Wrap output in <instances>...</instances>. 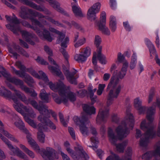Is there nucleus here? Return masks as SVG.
<instances>
[{"label": "nucleus", "mask_w": 160, "mask_h": 160, "mask_svg": "<svg viewBox=\"0 0 160 160\" xmlns=\"http://www.w3.org/2000/svg\"><path fill=\"white\" fill-rule=\"evenodd\" d=\"M127 118L125 120L122 121L121 125L116 129L118 136L114 134L111 129H109L108 132L110 141L112 144L116 146L117 151L120 152H124L128 141L126 140L122 143L117 144V140H121L126 137L129 133V128H131L132 129L134 127V121L132 115L131 113H128L127 114Z\"/></svg>", "instance_id": "f257e3e1"}, {"label": "nucleus", "mask_w": 160, "mask_h": 160, "mask_svg": "<svg viewBox=\"0 0 160 160\" xmlns=\"http://www.w3.org/2000/svg\"><path fill=\"white\" fill-rule=\"evenodd\" d=\"M42 79L45 82L48 83L50 88L55 92H58L60 96L55 93H52V97L54 101L57 103L60 104L62 102L66 105L68 100L71 102H74L76 100V94L66 88L65 85L62 83L53 84L52 82H49L48 79L46 74L42 71L39 72Z\"/></svg>", "instance_id": "f03ea898"}, {"label": "nucleus", "mask_w": 160, "mask_h": 160, "mask_svg": "<svg viewBox=\"0 0 160 160\" xmlns=\"http://www.w3.org/2000/svg\"><path fill=\"white\" fill-rule=\"evenodd\" d=\"M118 82V78H115L114 76L112 77L107 88V91L110 89L108 97L107 106L101 111V122H105L107 121L109 116V107L112 104L114 99L118 98L121 91L122 87L120 85L117 86Z\"/></svg>", "instance_id": "7ed1b4c3"}, {"label": "nucleus", "mask_w": 160, "mask_h": 160, "mask_svg": "<svg viewBox=\"0 0 160 160\" xmlns=\"http://www.w3.org/2000/svg\"><path fill=\"white\" fill-rule=\"evenodd\" d=\"M12 17L8 15L5 16L7 21L11 23L14 24L12 25L10 24L6 25L7 28L16 34H18V32L20 31L22 37L28 43L32 45H34V41H36L38 39L36 36L34 34L26 31L21 30L20 27L18 25L20 23V21L14 14H12Z\"/></svg>", "instance_id": "20e7f679"}, {"label": "nucleus", "mask_w": 160, "mask_h": 160, "mask_svg": "<svg viewBox=\"0 0 160 160\" xmlns=\"http://www.w3.org/2000/svg\"><path fill=\"white\" fill-rule=\"evenodd\" d=\"M69 41V38L68 37H66L65 38L64 41L61 43V46L62 47L60 48L59 51L66 60V65L68 68H66L64 65L62 66L63 69H64L65 70L64 72V74L66 76L67 79L70 83L76 85L77 84V82L76 80V78H75V75L77 71L74 69V72H69L68 69L69 65L68 61L69 56L66 49L63 48H66L67 47V44L68 43Z\"/></svg>", "instance_id": "39448f33"}, {"label": "nucleus", "mask_w": 160, "mask_h": 160, "mask_svg": "<svg viewBox=\"0 0 160 160\" xmlns=\"http://www.w3.org/2000/svg\"><path fill=\"white\" fill-rule=\"evenodd\" d=\"M20 16L23 19H29L32 24L37 25L40 28L43 27V25L41 22L35 18L37 17L40 19V18L45 17V16L41 13L31 9H28V12L27 9L25 7H22L20 13Z\"/></svg>", "instance_id": "423d86ee"}, {"label": "nucleus", "mask_w": 160, "mask_h": 160, "mask_svg": "<svg viewBox=\"0 0 160 160\" xmlns=\"http://www.w3.org/2000/svg\"><path fill=\"white\" fill-rule=\"evenodd\" d=\"M33 104L34 106V108L38 110L40 113V115H42V117H45L48 118L50 117V114H51L54 119L56 121H58L55 112L51 109L48 110V106L43 104L42 101L39 102L38 105L37 102H34V103H33Z\"/></svg>", "instance_id": "0eeeda50"}, {"label": "nucleus", "mask_w": 160, "mask_h": 160, "mask_svg": "<svg viewBox=\"0 0 160 160\" xmlns=\"http://www.w3.org/2000/svg\"><path fill=\"white\" fill-rule=\"evenodd\" d=\"M73 120L77 125H79L80 130L82 135L85 137L88 136L89 132L88 128L84 125L90 122L88 120L87 116L83 115L80 118L75 116L73 117Z\"/></svg>", "instance_id": "6e6552de"}, {"label": "nucleus", "mask_w": 160, "mask_h": 160, "mask_svg": "<svg viewBox=\"0 0 160 160\" xmlns=\"http://www.w3.org/2000/svg\"><path fill=\"white\" fill-rule=\"evenodd\" d=\"M38 118V121L41 122L38 126L40 130H46L48 126L52 129L55 130L56 129L55 125L49 118L45 117H42V115L39 116Z\"/></svg>", "instance_id": "1a4fd4ad"}, {"label": "nucleus", "mask_w": 160, "mask_h": 160, "mask_svg": "<svg viewBox=\"0 0 160 160\" xmlns=\"http://www.w3.org/2000/svg\"><path fill=\"white\" fill-rule=\"evenodd\" d=\"M12 100L14 102L13 104V107L15 110L19 112L22 113L23 111L22 109V108L24 109L26 112H28L30 115L31 117L32 118L35 117L36 115L33 110L31 108H28L26 106L18 102L17 98L16 97H14L12 98Z\"/></svg>", "instance_id": "9d476101"}, {"label": "nucleus", "mask_w": 160, "mask_h": 160, "mask_svg": "<svg viewBox=\"0 0 160 160\" xmlns=\"http://www.w3.org/2000/svg\"><path fill=\"white\" fill-rule=\"evenodd\" d=\"M94 45L97 48L96 51L93 52L92 58V62L94 65L95 70L97 71V58L100 60V37L98 35H96L94 41Z\"/></svg>", "instance_id": "9b49d317"}, {"label": "nucleus", "mask_w": 160, "mask_h": 160, "mask_svg": "<svg viewBox=\"0 0 160 160\" xmlns=\"http://www.w3.org/2000/svg\"><path fill=\"white\" fill-rule=\"evenodd\" d=\"M45 160H54V159H58V156L57 152L55 150L50 147H47L46 149L43 151L42 155Z\"/></svg>", "instance_id": "f8f14e48"}, {"label": "nucleus", "mask_w": 160, "mask_h": 160, "mask_svg": "<svg viewBox=\"0 0 160 160\" xmlns=\"http://www.w3.org/2000/svg\"><path fill=\"white\" fill-rule=\"evenodd\" d=\"M100 7V3L97 2L93 5L88 10L87 17V19L91 21L95 20L96 18V14L99 12Z\"/></svg>", "instance_id": "ddd939ff"}, {"label": "nucleus", "mask_w": 160, "mask_h": 160, "mask_svg": "<svg viewBox=\"0 0 160 160\" xmlns=\"http://www.w3.org/2000/svg\"><path fill=\"white\" fill-rule=\"evenodd\" d=\"M48 2L50 6L58 12L66 16H69V15L61 8L60 7V4L56 0H45ZM38 4H40L43 2V0H33Z\"/></svg>", "instance_id": "4468645a"}, {"label": "nucleus", "mask_w": 160, "mask_h": 160, "mask_svg": "<svg viewBox=\"0 0 160 160\" xmlns=\"http://www.w3.org/2000/svg\"><path fill=\"white\" fill-rule=\"evenodd\" d=\"M22 3L39 11L43 12L46 14L50 15L51 14V12L45 7L44 6L41 7L40 6L38 5L33 2L28 0H23Z\"/></svg>", "instance_id": "2eb2a0df"}, {"label": "nucleus", "mask_w": 160, "mask_h": 160, "mask_svg": "<svg viewBox=\"0 0 160 160\" xmlns=\"http://www.w3.org/2000/svg\"><path fill=\"white\" fill-rule=\"evenodd\" d=\"M106 24V13L105 12L102 11L101 14V31L102 34L109 36L110 34V32Z\"/></svg>", "instance_id": "dca6fc26"}, {"label": "nucleus", "mask_w": 160, "mask_h": 160, "mask_svg": "<svg viewBox=\"0 0 160 160\" xmlns=\"http://www.w3.org/2000/svg\"><path fill=\"white\" fill-rule=\"evenodd\" d=\"M14 91L15 95L18 98L20 99L26 104H28L29 103H30L34 108V106L33 104V103H34V102H37L35 100H32L30 98H29L28 100L25 96L20 92L16 89H14Z\"/></svg>", "instance_id": "f3484780"}, {"label": "nucleus", "mask_w": 160, "mask_h": 160, "mask_svg": "<svg viewBox=\"0 0 160 160\" xmlns=\"http://www.w3.org/2000/svg\"><path fill=\"white\" fill-rule=\"evenodd\" d=\"M1 73L3 77L6 78L8 81L16 85L19 86V85H21L22 83V80L19 79L15 77H12L11 75L6 72L2 71L1 72Z\"/></svg>", "instance_id": "a211bd4d"}, {"label": "nucleus", "mask_w": 160, "mask_h": 160, "mask_svg": "<svg viewBox=\"0 0 160 160\" xmlns=\"http://www.w3.org/2000/svg\"><path fill=\"white\" fill-rule=\"evenodd\" d=\"M36 32L41 38L44 39L49 42H51L53 39L49 31L45 28L43 29L42 32L40 30H37Z\"/></svg>", "instance_id": "6ab92c4d"}, {"label": "nucleus", "mask_w": 160, "mask_h": 160, "mask_svg": "<svg viewBox=\"0 0 160 160\" xmlns=\"http://www.w3.org/2000/svg\"><path fill=\"white\" fill-rule=\"evenodd\" d=\"M80 147H81L83 149L82 147L79 145H77V147L76 148L75 150L76 152V153H75L74 151L71 149L70 148H66V150L68 153H69L72 158L74 160H81V158L80 155L81 154V152L79 149V148Z\"/></svg>", "instance_id": "aec40b11"}, {"label": "nucleus", "mask_w": 160, "mask_h": 160, "mask_svg": "<svg viewBox=\"0 0 160 160\" xmlns=\"http://www.w3.org/2000/svg\"><path fill=\"white\" fill-rule=\"evenodd\" d=\"M8 147L14 154H16L20 158H22L24 160H28V158L27 156L21 151L18 148L14 147L11 144L9 145Z\"/></svg>", "instance_id": "412c9836"}, {"label": "nucleus", "mask_w": 160, "mask_h": 160, "mask_svg": "<svg viewBox=\"0 0 160 160\" xmlns=\"http://www.w3.org/2000/svg\"><path fill=\"white\" fill-rule=\"evenodd\" d=\"M0 132L10 140L15 142L18 143V141L14 136L4 130V125L1 120H0Z\"/></svg>", "instance_id": "4be33fe9"}, {"label": "nucleus", "mask_w": 160, "mask_h": 160, "mask_svg": "<svg viewBox=\"0 0 160 160\" xmlns=\"http://www.w3.org/2000/svg\"><path fill=\"white\" fill-rule=\"evenodd\" d=\"M84 112L87 114L86 115L82 113L81 117L83 115L87 116L88 120V115H90L95 113V109L93 106H90L86 104H83L82 105Z\"/></svg>", "instance_id": "5701e85b"}, {"label": "nucleus", "mask_w": 160, "mask_h": 160, "mask_svg": "<svg viewBox=\"0 0 160 160\" xmlns=\"http://www.w3.org/2000/svg\"><path fill=\"white\" fill-rule=\"evenodd\" d=\"M0 96L6 99H12L13 97L16 96L13 95H12V93L10 91L6 89L4 87L2 86L0 88Z\"/></svg>", "instance_id": "b1692460"}, {"label": "nucleus", "mask_w": 160, "mask_h": 160, "mask_svg": "<svg viewBox=\"0 0 160 160\" xmlns=\"http://www.w3.org/2000/svg\"><path fill=\"white\" fill-rule=\"evenodd\" d=\"M17 119L18 121L15 122L14 123V125L25 133H28V130L25 128L22 121L18 117H17Z\"/></svg>", "instance_id": "393cba45"}, {"label": "nucleus", "mask_w": 160, "mask_h": 160, "mask_svg": "<svg viewBox=\"0 0 160 160\" xmlns=\"http://www.w3.org/2000/svg\"><path fill=\"white\" fill-rule=\"evenodd\" d=\"M90 140L91 142L95 144L94 146H89L90 147H92L93 149L97 153V155L98 157L100 158V151L99 150L97 149L98 146L96 145L99 143V141H98L97 138L96 137H92L90 138Z\"/></svg>", "instance_id": "a878e982"}, {"label": "nucleus", "mask_w": 160, "mask_h": 160, "mask_svg": "<svg viewBox=\"0 0 160 160\" xmlns=\"http://www.w3.org/2000/svg\"><path fill=\"white\" fill-rule=\"evenodd\" d=\"M20 77L24 78L25 82L30 87H32V84L34 82L33 78L26 73H22Z\"/></svg>", "instance_id": "bb28decb"}, {"label": "nucleus", "mask_w": 160, "mask_h": 160, "mask_svg": "<svg viewBox=\"0 0 160 160\" xmlns=\"http://www.w3.org/2000/svg\"><path fill=\"white\" fill-rule=\"evenodd\" d=\"M22 90H23L27 93H30L31 96L33 97H35L37 96V94L35 92L34 90L31 89L27 87L26 86L24 85V82L22 81V83L21 85H19Z\"/></svg>", "instance_id": "cd10ccee"}, {"label": "nucleus", "mask_w": 160, "mask_h": 160, "mask_svg": "<svg viewBox=\"0 0 160 160\" xmlns=\"http://www.w3.org/2000/svg\"><path fill=\"white\" fill-rule=\"evenodd\" d=\"M110 28L112 32H114L116 30V19L115 16L111 15L110 18Z\"/></svg>", "instance_id": "c85d7f7f"}, {"label": "nucleus", "mask_w": 160, "mask_h": 160, "mask_svg": "<svg viewBox=\"0 0 160 160\" xmlns=\"http://www.w3.org/2000/svg\"><path fill=\"white\" fill-rule=\"evenodd\" d=\"M72 10L76 17H83L84 15L82 12L81 8L78 6H73L72 7Z\"/></svg>", "instance_id": "c756f323"}, {"label": "nucleus", "mask_w": 160, "mask_h": 160, "mask_svg": "<svg viewBox=\"0 0 160 160\" xmlns=\"http://www.w3.org/2000/svg\"><path fill=\"white\" fill-rule=\"evenodd\" d=\"M39 97L43 102L46 103L49 102L48 95L44 89H42L41 90Z\"/></svg>", "instance_id": "7c9ffc66"}, {"label": "nucleus", "mask_w": 160, "mask_h": 160, "mask_svg": "<svg viewBox=\"0 0 160 160\" xmlns=\"http://www.w3.org/2000/svg\"><path fill=\"white\" fill-rule=\"evenodd\" d=\"M12 47L16 50L17 51L18 50V52L21 54L26 57H29V55L27 52L23 49L20 47L18 45L15 44H13Z\"/></svg>", "instance_id": "2f4dec72"}, {"label": "nucleus", "mask_w": 160, "mask_h": 160, "mask_svg": "<svg viewBox=\"0 0 160 160\" xmlns=\"http://www.w3.org/2000/svg\"><path fill=\"white\" fill-rule=\"evenodd\" d=\"M45 18L46 19L48 20V21L51 22L52 24L59 27H63L64 28H66V27L63 25L59 21H56L54 19H53L52 18L45 16Z\"/></svg>", "instance_id": "473e14b6"}, {"label": "nucleus", "mask_w": 160, "mask_h": 160, "mask_svg": "<svg viewBox=\"0 0 160 160\" xmlns=\"http://www.w3.org/2000/svg\"><path fill=\"white\" fill-rule=\"evenodd\" d=\"M74 59L78 62L83 63L87 60L86 57L82 53L81 54H76L74 56Z\"/></svg>", "instance_id": "72a5a7b5"}, {"label": "nucleus", "mask_w": 160, "mask_h": 160, "mask_svg": "<svg viewBox=\"0 0 160 160\" xmlns=\"http://www.w3.org/2000/svg\"><path fill=\"white\" fill-rule=\"evenodd\" d=\"M132 154V150L131 148L128 147L126 151L125 156L122 160H132L131 158Z\"/></svg>", "instance_id": "f704fd0d"}, {"label": "nucleus", "mask_w": 160, "mask_h": 160, "mask_svg": "<svg viewBox=\"0 0 160 160\" xmlns=\"http://www.w3.org/2000/svg\"><path fill=\"white\" fill-rule=\"evenodd\" d=\"M137 56L136 54L133 52L130 64V67L131 70L133 69L137 63Z\"/></svg>", "instance_id": "c9c22d12"}, {"label": "nucleus", "mask_w": 160, "mask_h": 160, "mask_svg": "<svg viewBox=\"0 0 160 160\" xmlns=\"http://www.w3.org/2000/svg\"><path fill=\"white\" fill-rule=\"evenodd\" d=\"M79 149L81 153L80 155L81 160H88L89 158V157L83 149L81 147H80L79 148Z\"/></svg>", "instance_id": "e433bc0d"}, {"label": "nucleus", "mask_w": 160, "mask_h": 160, "mask_svg": "<svg viewBox=\"0 0 160 160\" xmlns=\"http://www.w3.org/2000/svg\"><path fill=\"white\" fill-rule=\"evenodd\" d=\"M24 71L28 72L33 76L37 78H40V77L38 74L32 68H26L25 70H24Z\"/></svg>", "instance_id": "4c0bfd02"}, {"label": "nucleus", "mask_w": 160, "mask_h": 160, "mask_svg": "<svg viewBox=\"0 0 160 160\" xmlns=\"http://www.w3.org/2000/svg\"><path fill=\"white\" fill-rule=\"evenodd\" d=\"M39 131L38 133V138L39 142L42 143L44 142L45 136L43 132H42V130H40L38 127Z\"/></svg>", "instance_id": "58836bf2"}, {"label": "nucleus", "mask_w": 160, "mask_h": 160, "mask_svg": "<svg viewBox=\"0 0 160 160\" xmlns=\"http://www.w3.org/2000/svg\"><path fill=\"white\" fill-rule=\"evenodd\" d=\"M155 91L153 88H152L149 92L148 98V102L149 103L152 101L153 97L155 96Z\"/></svg>", "instance_id": "ea45409f"}, {"label": "nucleus", "mask_w": 160, "mask_h": 160, "mask_svg": "<svg viewBox=\"0 0 160 160\" xmlns=\"http://www.w3.org/2000/svg\"><path fill=\"white\" fill-rule=\"evenodd\" d=\"M71 27L72 26H73L76 29L79 30L82 32L84 31L83 28L82 26L78 23H77L76 22L72 21L71 22Z\"/></svg>", "instance_id": "a19ab883"}, {"label": "nucleus", "mask_w": 160, "mask_h": 160, "mask_svg": "<svg viewBox=\"0 0 160 160\" xmlns=\"http://www.w3.org/2000/svg\"><path fill=\"white\" fill-rule=\"evenodd\" d=\"M20 23H21L23 26L26 27L31 28L34 30H36L35 28L34 27L32 26L29 22L25 20H22L20 22Z\"/></svg>", "instance_id": "79ce46f5"}, {"label": "nucleus", "mask_w": 160, "mask_h": 160, "mask_svg": "<svg viewBox=\"0 0 160 160\" xmlns=\"http://www.w3.org/2000/svg\"><path fill=\"white\" fill-rule=\"evenodd\" d=\"M26 134H27V138L29 143L31 146L32 145H35V143L36 142L31 137V134L29 133L28 131V133Z\"/></svg>", "instance_id": "37998d69"}, {"label": "nucleus", "mask_w": 160, "mask_h": 160, "mask_svg": "<svg viewBox=\"0 0 160 160\" xmlns=\"http://www.w3.org/2000/svg\"><path fill=\"white\" fill-rule=\"evenodd\" d=\"M88 91L92 103L93 104L95 101V99L96 98L95 97H93L94 92H93L91 88H88Z\"/></svg>", "instance_id": "c03bdc74"}, {"label": "nucleus", "mask_w": 160, "mask_h": 160, "mask_svg": "<svg viewBox=\"0 0 160 160\" xmlns=\"http://www.w3.org/2000/svg\"><path fill=\"white\" fill-rule=\"evenodd\" d=\"M87 93V91L85 89H81L76 92L78 96L81 97H83L85 96Z\"/></svg>", "instance_id": "a18cd8bd"}, {"label": "nucleus", "mask_w": 160, "mask_h": 160, "mask_svg": "<svg viewBox=\"0 0 160 160\" xmlns=\"http://www.w3.org/2000/svg\"><path fill=\"white\" fill-rule=\"evenodd\" d=\"M86 42V39L84 38L80 39L75 44L76 48H78L84 44Z\"/></svg>", "instance_id": "49530a36"}, {"label": "nucleus", "mask_w": 160, "mask_h": 160, "mask_svg": "<svg viewBox=\"0 0 160 160\" xmlns=\"http://www.w3.org/2000/svg\"><path fill=\"white\" fill-rule=\"evenodd\" d=\"M151 151L147 152L144 154L142 156V159H145L146 160H149V159L152 156L157 157L159 156V155H151L150 154H147L148 153L150 152Z\"/></svg>", "instance_id": "de8ad7c7"}, {"label": "nucleus", "mask_w": 160, "mask_h": 160, "mask_svg": "<svg viewBox=\"0 0 160 160\" xmlns=\"http://www.w3.org/2000/svg\"><path fill=\"white\" fill-rule=\"evenodd\" d=\"M109 5L111 9L115 10L117 8V2L116 0H109Z\"/></svg>", "instance_id": "09e8293b"}, {"label": "nucleus", "mask_w": 160, "mask_h": 160, "mask_svg": "<svg viewBox=\"0 0 160 160\" xmlns=\"http://www.w3.org/2000/svg\"><path fill=\"white\" fill-rule=\"evenodd\" d=\"M122 160L120 159L118 155L113 154H112V155L109 156L106 159V160Z\"/></svg>", "instance_id": "8fccbe9b"}, {"label": "nucleus", "mask_w": 160, "mask_h": 160, "mask_svg": "<svg viewBox=\"0 0 160 160\" xmlns=\"http://www.w3.org/2000/svg\"><path fill=\"white\" fill-rule=\"evenodd\" d=\"M124 59V57L123 55L119 52L118 54L117 55V59L118 61H116V62L117 63L118 62L119 63H121L123 62Z\"/></svg>", "instance_id": "3c124183"}, {"label": "nucleus", "mask_w": 160, "mask_h": 160, "mask_svg": "<svg viewBox=\"0 0 160 160\" xmlns=\"http://www.w3.org/2000/svg\"><path fill=\"white\" fill-rule=\"evenodd\" d=\"M57 34L58 35V38L57 42L58 43H59L62 41L63 39L65 38V35L62 32L60 31L59 33H58Z\"/></svg>", "instance_id": "603ef678"}, {"label": "nucleus", "mask_w": 160, "mask_h": 160, "mask_svg": "<svg viewBox=\"0 0 160 160\" xmlns=\"http://www.w3.org/2000/svg\"><path fill=\"white\" fill-rule=\"evenodd\" d=\"M91 50L89 47H87L84 51L83 55L86 57L87 59V58L89 57L91 54Z\"/></svg>", "instance_id": "864d4df0"}, {"label": "nucleus", "mask_w": 160, "mask_h": 160, "mask_svg": "<svg viewBox=\"0 0 160 160\" xmlns=\"http://www.w3.org/2000/svg\"><path fill=\"white\" fill-rule=\"evenodd\" d=\"M128 66V63L127 62H126L123 64L121 70H122V73L123 75H125L126 74Z\"/></svg>", "instance_id": "5fc2aeb1"}, {"label": "nucleus", "mask_w": 160, "mask_h": 160, "mask_svg": "<svg viewBox=\"0 0 160 160\" xmlns=\"http://www.w3.org/2000/svg\"><path fill=\"white\" fill-rule=\"evenodd\" d=\"M141 104L142 101L139 99V98H137L134 99V105L136 108L141 106Z\"/></svg>", "instance_id": "6e6d98bb"}, {"label": "nucleus", "mask_w": 160, "mask_h": 160, "mask_svg": "<svg viewBox=\"0 0 160 160\" xmlns=\"http://www.w3.org/2000/svg\"><path fill=\"white\" fill-rule=\"evenodd\" d=\"M112 121L113 122L118 123L119 122V118L117 114H113L112 116Z\"/></svg>", "instance_id": "4d7b16f0"}, {"label": "nucleus", "mask_w": 160, "mask_h": 160, "mask_svg": "<svg viewBox=\"0 0 160 160\" xmlns=\"http://www.w3.org/2000/svg\"><path fill=\"white\" fill-rule=\"evenodd\" d=\"M59 117L62 123L64 126L66 127L67 126V123L64 119L63 114L61 112L59 113Z\"/></svg>", "instance_id": "13d9d810"}, {"label": "nucleus", "mask_w": 160, "mask_h": 160, "mask_svg": "<svg viewBox=\"0 0 160 160\" xmlns=\"http://www.w3.org/2000/svg\"><path fill=\"white\" fill-rule=\"evenodd\" d=\"M36 61L42 65H46L48 64V62L44 60L43 59L40 57L38 56L37 59Z\"/></svg>", "instance_id": "bf43d9fd"}, {"label": "nucleus", "mask_w": 160, "mask_h": 160, "mask_svg": "<svg viewBox=\"0 0 160 160\" xmlns=\"http://www.w3.org/2000/svg\"><path fill=\"white\" fill-rule=\"evenodd\" d=\"M107 62L106 56L101 52V64L105 65Z\"/></svg>", "instance_id": "052dcab7"}, {"label": "nucleus", "mask_w": 160, "mask_h": 160, "mask_svg": "<svg viewBox=\"0 0 160 160\" xmlns=\"http://www.w3.org/2000/svg\"><path fill=\"white\" fill-rule=\"evenodd\" d=\"M123 24L125 29L127 31L129 32L131 30V28L128 21L123 22Z\"/></svg>", "instance_id": "680f3d73"}, {"label": "nucleus", "mask_w": 160, "mask_h": 160, "mask_svg": "<svg viewBox=\"0 0 160 160\" xmlns=\"http://www.w3.org/2000/svg\"><path fill=\"white\" fill-rule=\"evenodd\" d=\"M68 131L72 138L75 140L76 136L74 129L71 127H68Z\"/></svg>", "instance_id": "e2e57ef3"}, {"label": "nucleus", "mask_w": 160, "mask_h": 160, "mask_svg": "<svg viewBox=\"0 0 160 160\" xmlns=\"http://www.w3.org/2000/svg\"><path fill=\"white\" fill-rule=\"evenodd\" d=\"M44 49L46 52L50 56L52 55V51L48 46H45L44 47Z\"/></svg>", "instance_id": "0e129e2a"}, {"label": "nucleus", "mask_w": 160, "mask_h": 160, "mask_svg": "<svg viewBox=\"0 0 160 160\" xmlns=\"http://www.w3.org/2000/svg\"><path fill=\"white\" fill-rule=\"evenodd\" d=\"M0 138L3 141V142L7 145L8 147L9 145H10L11 144L10 142L5 137L3 136L0 133Z\"/></svg>", "instance_id": "69168bd1"}, {"label": "nucleus", "mask_w": 160, "mask_h": 160, "mask_svg": "<svg viewBox=\"0 0 160 160\" xmlns=\"http://www.w3.org/2000/svg\"><path fill=\"white\" fill-rule=\"evenodd\" d=\"M147 108L145 106H142L137 108V109L138 111L139 114H143L145 112V110H146Z\"/></svg>", "instance_id": "338daca9"}, {"label": "nucleus", "mask_w": 160, "mask_h": 160, "mask_svg": "<svg viewBox=\"0 0 160 160\" xmlns=\"http://www.w3.org/2000/svg\"><path fill=\"white\" fill-rule=\"evenodd\" d=\"M16 65L22 71L25 70V67L22 64L21 62L19 61L17 62L16 63Z\"/></svg>", "instance_id": "774afa93"}]
</instances>
